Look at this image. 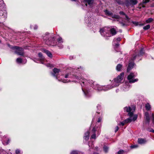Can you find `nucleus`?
<instances>
[{"label":"nucleus","instance_id":"42","mask_svg":"<svg viewBox=\"0 0 154 154\" xmlns=\"http://www.w3.org/2000/svg\"><path fill=\"white\" fill-rule=\"evenodd\" d=\"M119 130V127L118 126H116V129H115V132H116L118 130Z\"/></svg>","mask_w":154,"mask_h":154},{"label":"nucleus","instance_id":"55","mask_svg":"<svg viewBox=\"0 0 154 154\" xmlns=\"http://www.w3.org/2000/svg\"><path fill=\"white\" fill-rule=\"evenodd\" d=\"M4 137H6V136H4Z\"/></svg>","mask_w":154,"mask_h":154},{"label":"nucleus","instance_id":"18","mask_svg":"<svg viewBox=\"0 0 154 154\" xmlns=\"http://www.w3.org/2000/svg\"><path fill=\"white\" fill-rule=\"evenodd\" d=\"M121 90L122 91H126L129 90V87H119L116 90V92L118 93V90Z\"/></svg>","mask_w":154,"mask_h":154},{"label":"nucleus","instance_id":"6","mask_svg":"<svg viewBox=\"0 0 154 154\" xmlns=\"http://www.w3.org/2000/svg\"><path fill=\"white\" fill-rule=\"evenodd\" d=\"M108 28L105 27L100 29V32L101 35L104 37H109L111 36L110 34L109 33Z\"/></svg>","mask_w":154,"mask_h":154},{"label":"nucleus","instance_id":"21","mask_svg":"<svg viewBox=\"0 0 154 154\" xmlns=\"http://www.w3.org/2000/svg\"><path fill=\"white\" fill-rule=\"evenodd\" d=\"M137 141L138 143L140 144H144L146 142V140L142 138H139Z\"/></svg>","mask_w":154,"mask_h":154},{"label":"nucleus","instance_id":"19","mask_svg":"<svg viewBox=\"0 0 154 154\" xmlns=\"http://www.w3.org/2000/svg\"><path fill=\"white\" fill-rule=\"evenodd\" d=\"M134 65V62L132 61L130 62L127 68V71L129 72L130 70L133 68Z\"/></svg>","mask_w":154,"mask_h":154},{"label":"nucleus","instance_id":"13","mask_svg":"<svg viewBox=\"0 0 154 154\" xmlns=\"http://www.w3.org/2000/svg\"><path fill=\"white\" fill-rule=\"evenodd\" d=\"M83 2L85 3L86 6L88 4L89 6L92 7L95 4L94 0H83Z\"/></svg>","mask_w":154,"mask_h":154},{"label":"nucleus","instance_id":"47","mask_svg":"<svg viewBox=\"0 0 154 154\" xmlns=\"http://www.w3.org/2000/svg\"><path fill=\"white\" fill-rule=\"evenodd\" d=\"M94 119H93L92 120V121L91 126L93 124V123H94Z\"/></svg>","mask_w":154,"mask_h":154},{"label":"nucleus","instance_id":"24","mask_svg":"<svg viewBox=\"0 0 154 154\" xmlns=\"http://www.w3.org/2000/svg\"><path fill=\"white\" fill-rule=\"evenodd\" d=\"M122 67V65L120 64H118L116 66V70L118 71H120Z\"/></svg>","mask_w":154,"mask_h":154},{"label":"nucleus","instance_id":"7","mask_svg":"<svg viewBox=\"0 0 154 154\" xmlns=\"http://www.w3.org/2000/svg\"><path fill=\"white\" fill-rule=\"evenodd\" d=\"M13 49L15 50V52L19 55H23V49L17 46H15L13 47Z\"/></svg>","mask_w":154,"mask_h":154},{"label":"nucleus","instance_id":"8","mask_svg":"<svg viewBox=\"0 0 154 154\" xmlns=\"http://www.w3.org/2000/svg\"><path fill=\"white\" fill-rule=\"evenodd\" d=\"M38 56L39 57L40 60H38L37 59H35L34 61L37 63H40L42 64H44V62L46 60L44 59V57L43 56L42 54L41 53H39L38 54Z\"/></svg>","mask_w":154,"mask_h":154},{"label":"nucleus","instance_id":"15","mask_svg":"<svg viewBox=\"0 0 154 154\" xmlns=\"http://www.w3.org/2000/svg\"><path fill=\"white\" fill-rule=\"evenodd\" d=\"M108 32H109V34H110L111 36L112 35H114L116 34V29L114 28H112L111 29L108 28Z\"/></svg>","mask_w":154,"mask_h":154},{"label":"nucleus","instance_id":"43","mask_svg":"<svg viewBox=\"0 0 154 154\" xmlns=\"http://www.w3.org/2000/svg\"><path fill=\"white\" fill-rule=\"evenodd\" d=\"M46 65L48 67H51L52 66V65L50 64H47Z\"/></svg>","mask_w":154,"mask_h":154},{"label":"nucleus","instance_id":"1","mask_svg":"<svg viewBox=\"0 0 154 154\" xmlns=\"http://www.w3.org/2000/svg\"><path fill=\"white\" fill-rule=\"evenodd\" d=\"M61 73L60 69L55 68L53 69V73L52 74L59 81L63 83L68 82L71 79H73L72 80V81L76 82L81 79H82L83 84L85 82V79H82V77L79 75H72L70 73H69L64 75H61Z\"/></svg>","mask_w":154,"mask_h":154},{"label":"nucleus","instance_id":"51","mask_svg":"<svg viewBox=\"0 0 154 154\" xmlns=\"http://www.w3.org/2000/svg\"><path fill=\"white\" fill-rule=\"evenodd\" d=\"M117 91L118 92H119L122 91L121 90H118Z\"/></svg>","mask_w":154,"mask_h":154},{"label":"nucleus","instance_id":"53","mask_svg":"<svg viewBox=\"0 0 154 154\" xmlns=\"http://www.w3.org/2000/svg\"><path fill=\"white\" fill-rule=\"evenodd\" d=\"M94 154H99L95 152L94 153Z\"/></svg>","mask_w":154,"mask_h":154},{"label":"nucleus","instance_id":"34","mask_svg":"<svg viewBox=\"0 0 154 154\" xmlns=\"http://www.w3.org/2000/svg\"><path fill=\"white\" fill-rule=\"evenodd\" d=\"M144 53L143 49L142 48L140 51V55H142Z\"/></svg>","mask_w":154,"mask_h":154},{"label":"nucleus","instance_id":"40","mask_svg":"<svg viewBox=\"0 0 154 154\" xmlns=\"http://www.w3.org/2000/svg\"><path fill=\"white\" fill-rule=\"evenodd\" d=\"M136 56H137V54L134 55L133 56V57L132 58V59H131L132 60H134V59H135L136 57Z\"/></svg>","mask_w":154,"mask_h":154},{"label":"nucleus","instance_id":"23","mask_svg":"<svg viewBox=\"0 0 154 154\" xmlns=\"http://www.w3.org/2000/svg\"><path fill=\"white\" fill-rule=\"evenodd\" d=\"M6 140L3 139V144L4 145H8L10 142V139L9 138H8L7 139V141H6Z\"/></svg>","mask_w":154,"mask_h":154},{"label":"nucleus","instance_id":"45","mask_svg":"<svg viewBox=\"0 0 154 154\" xmlns=\"http://www.w3.org/2000/svg\"><path fill=\"white\" fill-rule=\"evenodd\" d=\"M145 116H146V117L149 116V114H148V112H146L145 113Z\"/></svg>","mask_w":154,"mask_h":154},{"label":"nucleus","instance_id":"20","mask_svg":"<svg viewBox=\"0 0 154 154\" xmlns=\"http://www.w3.org/2000/svg\"><path fill=\"white\" fill-rule=\"evenodd\" d=\"M42 51L46 54L50 58H51L52 57V54L50 51L45 49H43Z\"/></svg>","mask_w":154,"mask_h":154},{"label":"nucleus","instance_id":"10","mask_svg":"<svg viewBox=\"0 0 154 154\" xmlns=\"http://www.w3.org/2000/svg\"><path fill=\"white\" fill-rule=\"evenodd\" d=\"M82 89L86 97H89L91 96L89 87H82Z\"/></svg>","mask_w":154,"mask_h":154},{"label":"nucleus","instance_id":"52","mask_svg":"<svg viewBox=\"0 0 154 154\" xmlns=\"http://www.w3.org/2000/svg\"><path fill=\"white\" fill-rule=\"evenodd\" d=\"M140 26H143V24L142 23V24H140Z\"/></svg>","mask_w":154,"mask_h":154},{"label":"nucleus","instance_id":"27","mask_svg":"<svg viewBox=\"0 0 154 154\" xmlns=\"http://www.w3.org/2000/svg\"><path fill=\"white\" fill-rule=\"evenodd\" d=\"M103 150L105 152H107L109 150V148L106 146H104L103 147Z\"/></svg>","mask_w":154,"mask_h":154},{"label":"nucleus","instance_id":"39","mask_svg":"<svg viewBox=\"0 0 154 154\" xmlns=\"http://www.w3.org/2000/svg\"><path fill=\"white\" fill-rule=\"evenodd\" d=\"M137 145H132L131 146V147L132 148H137Z\"/></svg>","mask_w":154,"mask_h":154},{"label":"nucleus","instance_id":"4","mask_svg":"<svg viewBox=\"0 0 154 154\" xmlns=\"http://www.w3.org/2000/svg\"><path fill=\"white\" fill-rule=\"evenodd\" d=\"M102 119L101 118H98L97 121L95 125L93 128L92 131H91V134H92L91 137L93 139L96 138V134L95 132L97 130L98 128H100L101 125L100 122L101 121Z\"/></svg>","mask_w":154,"mask_h":154},{"label":"nucleus","instance_id":"25","mask_svg":"<svg viewBox=\"0 0 154 154\" xmlns=\"http://www.w3.org/2000/svg\"><path fill=\"white\" fill-rule=\"evenodd\" d=\"M146 109L147 110H149L150 109L151 106L149 103H147L145 105Z\"/></svg>","mask_w":154,"mask_h":154},{"label":"nucleus","instance_id":"11","mask_svg":"<svg viewBox=\"0 0 154 154\" xmlns=\"http://www.w3.org/2000/svg\"><path fill=\"white\" fill-rule=\"evenodd\" d=\"M112 87H94V89L97 91H106L111 89Z\"/></svg>","mask_w":154,"mask_h":154},{"label":"nucleus","instance_id":"22","mask_svg":"<svg viewBox=\"0 0 154 154\" xmlns=\"http://www.w3.org/2000/svg\"><path fill=\"white\" fill-rule=\"evenodd\" d=\"M89 132L88 131H87L85 134L84 136V139L87 140H88L89 138Z\"/></svg>","mask_w":154,"mask_h":154},{"label":"nucleus","instance_id":"2","mask_svg":"<svg viewBox=\"0 0 154 154\" xmlns=\"http://www.w3.org/2000/svg\"><path fill=\"white\" fill-rule=\"evenodd\" d=\"M54 37L53 34H50L47 32L43 36V39L45 44L48 45L52 46L57 45L60 48H62L63 46L62 45V43L63 41L62 38L59 37L57 38V42H55Z\"/></svg>","mask_w":154,"mask_h":154},{"label":"nucleus","instance_id":"48","mask_svg":"<svg viewBox=\"0 0 154 154\" xmlns=\"http://www.w3.org/2000/svg\"><path fill=\"white\" fill-rule=\"evenodd\" d=\"M69 59H70V60H72V59H73V57H72V56H70V57H69Z\"/></svg>","mask_w":154,"mask_h":154},{"label":"nucleus","instance_id":"44","mask_svg":"<svg viewBox=\"0 0 154 154\" xmlns=\"http://www.w3.org/2000/svg\"><path fill=\"white\" fill-rule=\"evenodd\" d=\"M120 24H121V25L122 26H125V23H120Z\"/></svg>","mask_w":154,"mask_h":154},{"label":"nucleus","instance_id":"16","mask_svg":"<svg viewBox=\"0 0 154 154\" xmlns=\"http://www.w3.org/2000/svg\"><path fill=\"white\" fill-rule=\"evenodd\" d=\"M121 39L120 37L114 39L112 42L113 45L115 46L116 47H118L119 45V44L118 43H116V41L119 42L121 41Z\"/></svg>","mask_w":154,"mask_h":154},{"label":"nucleus","instance_id":"32","mask_svg":"<svg viewBox=\"0 0 154 154\" xmlns=\"http://www.w3.org/2000/svg\"><path fill=\"white\" fill-rule=\"evenodd\" d=\"M146 123H149L150 120V118L149 116L146 117Z\"/></svg>","mask_w":154,"mask_h":154},{"label":"nucleus","instance_id":"41","mask_svg":"<svg viewBox=\"0 0 154 154\" xmlns=\"http://www.w3.org/2000/svg\"><path fill=\"white\" fill-rule=\"evenodd\" d=\"M149 0H143V3H146L149 2Z\"/></svg>","mask_w":154,"mask_h":154},{"label":"nucleus","instance_id":"49","mask_svg":"<svg viewBox=\"0 0 154 154\" xmlns=\"http://www.w3.org/2000/svg\"><path fill=\"white\" fill-rule=\"evenodd\" d=\"M152 117H153L152 121H153V122H154V115H152Z\"/></svg>","mask_w":154,"mask_h":154},{"label":"nucleus","instance_id":"35","mask_svg":"<svg viewBox=\"0 0 154 154\" xmlns=\"http://www.w3.org/2000/svg\"><path fill=\"white\" fill-rule=\"evenodd\" d=\"M32 26H31V28H33L35 30V29H37L38 28V26L37 25H35L34 26H32Z\"/></svg>","mask_w":154,"mask_h":154},{"label":"nucleus","instance_id":"14","mask_svg":"<svg viewBox=\"0 0 154 154\" xmlns=\"http://www.w3.org/2000/svg\"><path fill=\"white\" fill-rule=\"evenodd\" d=\"M137 0H129V2L126 4V5L128 7L131 5H135L137 4Z\"/></svg>","mask_w":154,"mask_h":154},{"label":"nucleus","instance_id":"50","mask_svg":"<svg viewBox=\"0 0 154 154\" xmlns=\"http://www.w3.org/2000/svg\"><path fill=\"white\" fill-rule=\"evenodd\" d=\"M86 22L88 24L89 23H91V22H90L89 21L88 22V21H87Z\"/></svg>","mask_w":154,"mask_h":154},{"label":"nucleus","instance_id":"38","mask_svg":"<svg viewBox=\"0 0 154 154\" xmlns=\"http://www.w3.org/2000/svg\"><path fill=\"white\" fill-rule=\"evenodd\" d=\"M126 123L124 120L123 122H120V124H119V125H121L122 126H123Z\"/></svg>","mask_w":154,"mask_h":154},{"label":"nucleus","instance_id":"9","mask_svg":"<svg viewBox=\"0 0 154 154\" xmlns=\"http://www.w3.org/2000/svg\"><path fill=\"white\" fill-rule=\"evenodd\" d=\"M124 75V73H121L116 78L114 79V82L117 83H121V81L123 80Z\"/></svg>","mask_w":154,"mask_h":154},{"label":"nucleus","instance_id":"28","mask_svg":"<svg viewBox=\"0 0 154 154\" xmlns=\"http://www.w3.org/2000/svg\"><path fill=\"white\" fill-rule=\"evenodd\" d=\"M153 19L151 18H149L146 20V22L147 23H150L153 21Z\"/></svg>","mask_w":154,"mask_h":154},{"label":"nucleus","instance_id":"17","mask_svg":"<svg viewBox=\"0 0 154 154\" xmlns=\"http://www.w3.org/2000/svg\"><path fill=\"white\" fill-rule=\"evenodd\" d=\"M0 16H3L5 18L7 17V13L5 10H0Z\"/></svg>","mask_w":154,"mask_h":154},{"label":"nucleus","instance_id":"5","mask_svg":"<svg viewBox=\"0 0 154 154\" xmlns=\"http://www.w3.org/2000/svg\"><path fill=\"white\" fill-rule=\"evenodd\" d=\"M137 76V74L135 73H131L127 77V79L129 82L131 83H134L138 81L137 79H134V78Z\"/></svg>","mask_w":154,"mask_h":154},{"label":"nucleus","instance_id":"36","mask_svg":"<svg viewBox=\"0 0 154 154\" xmlns=\"http://www.w3.org/2000/svg\"><path fill=\"white\" fill-rule=\"evenodd\" d=\"M124 152L123 150H120L118 152V154H122Z\"/></svg>","mask_w":154,"mask_h":154},{"label":"nucleus","instance_id":"37","mask_svg":"<svg viewBox=\"0 0 154 154\" xmlns=\"http://www.w3.org/2000/svg\"><path fill=\"white\" fill-rule=\"evenodd\" d=\"M20 153V150L19 149H17L16 150V154H19Z\"/></svg>","mask_w":154,"mask_h":154},{"label":"nucleus","instance_id":"26","mask_svg":"<svg viewBox=\"0 0 154 154\" xmlns=\"http://www.w3.org/2000/svg\"><path fill=\"white\" fill-rule=\"evenodd\" d=\"M119 14L121 15H124L127 19H129L128 16L123 11H120Z\"/></svg>","mask_w":154,"mask_h":154},{"label":"nucleus","instance_id":"33","mask_svg":"<svg viewBox=\"0 0 154 154\" xmlns=\"http://www.w3.org/2000/svg\"><path fill=\"white\" fill-rule=\"evenodd\" d=\"M88 146L90 147H91V148H93L94 145L91 142H89L88 143Z\"/></svg>","mask_w":154,"mask_h":154},{"label":"nucleus","instance_id":"30","mask_svg":"<svg viewBox=\"0 0 154 154\" xmlns=\"http://www.w3.org/2000/svg\"><path fill=\"white\" fill-rule=\"evenodd\" d=\"M80 152L77 151H73L71 153V154H80Z\"/></svg>","mask_w":154,"mask_h":154},{"label":"nucleus","instance_id":"29","mask_svg":"<svg viewBox=\"0 0 154 154\" xmlns=\"http://www.w3.org/2000/svg\"><path fill=\"white\" fill-rule=\"evenodd\" d=\"M22 60L21 58H17L16 59V62L18 63H21L22 62Z\"/></svg>","mask_w":154,"mask_h":154},{"label":"nucleus","instance_id":"46","mask_svg":"<svg viewBox=\"0 0 154 154\" xmlns=\"http://www.w3.org/2000/svg\"><path fill=\"white\" fill-rule=\"evenodd\" d=\"M100 105H98L97 106V109H100Z\"/></svg>","mask_w":154,"mask_h":154},{"label":"nucleus","instance_id":"12","mask_svg":"<svg viewBox=\"0 0 154 154\" xmlns=\"http://www.w3.org/2000/svg\"><path fill=\"white\" fill-rule=\"evenodd\" d=\"M105 12V13L106 14H107L109 16H111L112 18H114L116 19H119L120 17L117 15H112V12L108 11L107 10H106L104 11Z\"/></svg>","mask_w":154,"mask_h":154},{"label":"nucleus","instance_id":"3","mask_svg":"<svg viewBox=\"0 0 154 154\" xmlns=\"http://www.w3.org/2000/svg\"><path fill=\"white\" fill-rule=\"evenodd\" d=\"M125 111L128 112V115L129 117L125 120V122L126 124L130 123L133 121L136 120L137 117V115H133V113L135 110V106H129L128 107H126L124 108Z\"/></svg>","mask_w":154,"mask_h":154},{"label":"nucleus","instance_id":"54","mask_svg":"<svg viewBox=\"0 0 154 154\" xmlns=\"http://www.w3.org/2000/svg\"><path fill=\"white\" fill-rule=\"evenodd\" d=\"M152 132H154V130H152Z\"/></svg>","mask_w":154,"mask_h":154},{"label":"nucleus","instance_id":"31","mask_svg":"<svg viewBox=\"0 0 154 154\" xmlns=\"http://www.w3.org/2000/svg\"><path fill=\"white\" fill-rule=\"evenodd\" d=\"M150 27V25H146L145 26H144L143 27V29H144L145 30H147V29H149Z\"/></svg>","mask_w":154,"mask_h":154}]
</instances>
